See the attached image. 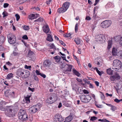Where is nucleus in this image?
I'll list each match as a JSON object with an SVG mask.
<instances>
[{
    "instance_id": "f257e3e1",
    "label": "nucleus",
    "mask_w": 122,
    "mask_h": 122,
    "mask_svg": "<svg viewBox=\"0 0 122 122\" xmlns=\"http://www.w3.org/2000/svg\"><path fill=\"white\" fill-rule=\"evenodd\" d=\"M60 66L61 68H65L64 70V72L66 74L68 73L69 72L71 71L72 67V65L67 64L64 61L61 63Z\"/></svg>"
},
{
    "instance_id": "f03ea898",
    "label": "nucleus",
    "mask_w": 122,
    "mask_h": 122,
    "mask_svg": "<svg viewBox=\"0 0 122 122\" xmlns=\"http://www.w3.org/2000/svg\"><path fill=\"white\" fill-rule=\"evenodd\" d=\"M5 115L7 116L11 117L14 116L15 115L14 108L12 106L8 107L7 109V112H5Z\"/></svg>"
},
{
    "instance_id": "7ed1b4c3",
    "label": "nucleus",
    "mask_w": 122,
    "mask_h": 122,
    "mask_svg": "<svg viewBox=\"0 0 122 122\" xmlns=\"http://www.w3.org/2000/svg\"><path fill=\"white\" fill-rule=\"evenodd\" d=\"M70 5V3L68 2H65L63 5L62 7L58 9V12L60 13L64 12L67 10Z\"/></svg>"
},
{
    "instance_id": "20e7f679",
    "label": "nucleus",
    "mask_w": 122,
    "mask_h": 122,
    "mask_svg": "<svg viewBox=\"0 0 122 122\" xmlns=\"http://www.w3.org/2000/svg\"><path fill=\"white\" fill-rule=\"evenodd\" d=\"M7 37L8 42L10 44H13L16 42V38L14 35L10 34L7 35Z\"/></svg>"
},
{
    "instance_id": "39448f33",
    "label": "nucleus",
    "mask_w": 122,
    "mask_h": 122,
    "mask_svg": "<svg viewBox=\"0 0 122 122\" xmlns=\"http://www.w3.org/2000/svg\"><path fill=\"white\" fill-rule=\"evenodd\" d=\"M42 106V105L40 104H38L37 105H33L30 108L29 110L32 113H34L37 111L40 110V108Z\"/></svg>"
},
{
    "instance_id": "423d86ee",
    "label": "nucleus",
    "mask_w": 122,
    "mask_h": 122,
    "mask_svg": "<svg viewBox=\"0 0 122 122\" xmlns=\"http://www.w3.org/2000/svg\"><path fill=\"white\" fill-rule=\"evenodd\" d=\"M80 99L82 102L84 103H87L89 102L91 99V97L89 95L86 96L82 95L80 97Z\"/></svg>"
},
{
    "instance_id": "0eeeda50",
    "label": "nucleus",
    "mask_w": 122,
    "mask_h": 122,
    "mask_svg": "<svg viewBox=\"0 0 122 122\" xmlns=\"http://www.w3.org/2000/svg\"><path fill=\"white\" fill-rule=\"evenodd\" d=\"M95 40L96 41L100 43V42L101 43V41L104 40L105 38V36L104 35H97L95 36Z\"/></svg>"
},
{
    "instance_id": "6e6552de",
    "label": "nucleus",
    "mask_w": 122,
    "mask_h": 122,
    "mask_svg": "<svg viewBox=\"0 0 122 122\" xmlns=\"http://www.w3.org/2000/svg\"><path fill=\"white\" fill-rule=\"evenodd\" d=\"M111 21L110 20H106L101 23V26L103 28H107L111 25Z\"/></svg>"
},
{
    "instance_id": "1a4fd4ad",
    "label": "nucleus",
    "mask_w": 122,
    "mask_h": 122,
    "mask_svg": "<svg viewBox=\"0 0 122 122\" xmlns=\"http://www.w3.org/2000/svg\"><path fill=\"white\" fill-rule=\"evenodd\" d=\"M55 117L54 122H57V121L62 122L64 120V118L59 113L56 114L55 115Z\"/></svg>"
},
{
    "instance_id": "9d476101",
    "label": "nucleus",
    "mask_w": 122,
    "mask_h": 122,
    "mask_svg": "<svg viewBox=\"0 0 122 122\" xmlns=\"http://www.w3.org/2000/svg\"><path fill=\"white\" fill-rule=\"evenodd\" d=\"M25 73L22 71L18 70L17 71V75L19 77L24 78Z\"/></svg>"
},
{
    "instance_id": "9b49d317",
    "label": "nucleus",
    "mask_w": 122,
    "mask_h": 122,
    "mask_svg": "<svg viewBox=\"0 0 122 122\" xmlns=\"http://www.w3.org/2000/svg\"><path fill=\"white\" fill-rule=\"evenodd\" d=\"M120 78V76L119 74H116V75L111 76L110 77L111 80L112 81H114L116 80H118Z\"/></svg>"
},
{
    "instance_id": "f8f14e48",
    "label": "nucleus",
    "mask_w": 122,
    "mask_h": 122,
    "mask_svg": "<svg viewBox=\"0 0 122 122\" xmlns=\"http://www.w3.org/2000/svg\"><path fill=\"white\" fill-rule=\"evenodd\" d=\"M121 61H113V65L114 67L120 68L121 67Z\"/></svg>"
},
{
    "instance_id": "ddd939ff",
    "label": "nucleus",
    "mask_w": 122,
    "mask_h": 122,
    "mask_svg": "<svg viewBox=\"0 0 122 122\" xmlns=\"http://www.w3.org/2000/svg\"><path fill=\"white\" fill-rule=\"evenodd\" d=\"M39 15L38 14H32L29 16L28 18L30 20L36 19L38 16Z\"/></svg>"
},
{
    "instance_id": "4468645a",
    "label": "nucleus",
    "mask_w": 122,
    "mask_h": 122,
    "mask_svg": "<svg viewBox=\"0 0 122 122\" xmlns=\"http://www.w3.org/2000/svg\"><path fill=\"white\" fill-rule=\"evenodd\" d=\"M25 112V110L23 109H20V110L18 114L19 119L21 118V117L24 115Z\"/></svg>"
},
{
    "instance_id": "2eb2a0df",
    "label": "nucleus",
    "mask_w": 122,
    "mask_h": 122,
    "mask_svg": "<svg viewBox=\"0 0 122 122\" xmlns=\"http://www.w3.org/2000/svg\"><path fill=\"white\" fill-rule=\"evenodd\" d=\"M43 30L44 32L46 33H48L50 29L48 25H45L43 27Z\"/></svg>"
},
{
    "instance_id": "dca6fc26",
    "label": "nucleus",
    "mask_w": 122,
    "mask_h": 122,
    "mask_svg": "<svg viewBox=\"0 0 122 122\" xmlns=\"http://www.w3.org/2000/svg\"><path fill=\"white\" fill-rule=\"evenodd\" d=\"M28 118V116L26 112H25L24 115L19 119L22 120H25L27 119Z\"/></svg>"
},
{
    "instance_id": "f3484780",
    "label": "nucleus",
    "mask_w": 122,
    "mask_h": 122,
    "mask_svg": "<svg viewBox=\"0 0 122 122\" xmlns=\"http://www.w3.org/2000/svg\"><path fill=\"white\" fill-rule=\"evenodd\" d=\"M118 53L117 49L115 48H113L112 51V55L114 56H117Z\"/></svg>"
},
{
    "instance_id": "a211bd4d",
    "label": "nucleus",
    "mask_w": 122,
    "mask_h": 122,
    "mask_svg": "<svg viewBox=\"0 0 122 122\" xmlns=\"http://www.w3.org/2000/svg\"><path fill=\"white\" fill-rule=\"evenodd\" d=\"M72 117L71 115H69L65 119V121L66 122H70L72 119Z\"/></svg>"
},
{
    "instance_id": "6ab92c4d",
    "label": "nucleus",
    "mask_w": 122,
    "mask_h": 122,
    "mask_svg": "<svg viewBox=\"0 0 122 122\" xmlns=\"http://www.w3.org/2000/svg\"><path fill=\"white\" fill-rule=\"evenodd\" d=\"M24 78H26L29 77L30 75V73L29 71H25Z\"/></svg>"
},
{
    "instance_id": "aec40b11",
    "label": "nucleus",
    "mask_w": 122,
    "mask_h": 122,
    "mask_svg": "<svg viewBox=\"0 0 122 122\" xmlns=\"http://www.w3.org/2000/svg\"><path fill=\"white\" fill-rule=\"evenodd\" d=\"M113 70H111V68H109L107 69V73L109 75H113Z\"/></svg>"
},
{
    "instance_id": "412c9836",
    "label": "nucleus",
    "mask_w": 122,
    "mask_h": 122,
    "mask_svg": "<svg viewBox=\"0 0 122 122\" xmlns=\"http://www.w3.org/2000/svg\"><path fill=\"white\" fill-rule=\"evenodd\" d=\"M11 91L9 90H6L4 93L5 96L7 97H10Z\"/></svg>"
},
{
    "instance_id": "4be33fe9",
    "label": "nucleus",
    "mask_w": 122,
    "mask_h": 122,
    "mask_svg": "<svg viewBox=\"0 0 122 122\" xmlns=\"http://www.w3.org/2000/svg\"><path fill=\"white\" fill-rule=\"evenodd\" d=\"M72 71L73 73L78 76H79L80 75V73L76 71L75 69L73 68L72 69Z\"/></svg>"
},
{
    "instance_id": "5701e85b",
    "label": "nucleus",
    "mask_w": 122,
    "mask_h": 122,
    "mask_svg": "<svg viewBox=\"0 0 122 122\" xmlns=\"http://www.w3.org/2000/svg\"><path fill=\"white\" fill-rule=\"evenodd\" d=\"M5 40V37L3 36H0V44H1L3 43Z\"/></svg>"
},
{
    "instance_id": "b1692460",
    "label": "nucleus",
    "mask_w": 122,
    "mask_h": 122,
    "mask_svg": "<svg viewBox=\"0 0 122 122\" xmlns=\"http://www.w3.org/2000/svg\"><path fill=\"white\" fill-rule=\"evenodd\" d=\"M51 61H44L43 65L45 67L49 66L51 64Z\"/></svg>"
},
{
    "instance_id": "393cba45",
    "label": "nucleus",
    "mask_w": 122,
    "mask_h": 122,
    "mask_svg": "<svg viewBox=\"0 0 122 122\" xmlns=\"http://www.w3.org/2000/svg\"><path fill=\"white\" fill-rule=\"evenodd\" d=\"M112 43V41L111 40H109L108 41L107 49H109L111 47Z\"/></svg>"
},
{
    "instance_id": "a878e982",
    "label": "nucleus",
    "mask_w": 122,
    "mask_h": 122,
    "mask_svg": "<svg viewBox=\"0 0 122 122\" xmlns=\"http://www.w3.org/2000/svg\"><path fill=\"white\" fill-rule=\"evenodd\" d=\"M93 69H94V70H95L96 69V71L97 72V73H98V74H99V75L100 76H101L102 74V71H99L97 68V67H95V68H92Z\"/></svg>"
},
{
    "instance_id": "bb28decb",
    "label": "nucleus",
    "mask_w": 122,
    "mask_h": 122,
    "mask_svg": "<svg viewBox=\"0 0 122 122\" xmlns=\"http://www.w3.org/2000/svg\"><path fill=\"white\" fill-rule=\"evenodd\" d=\"M13 74L12 73H10L8 74L6 77V79L9 80L11 79L13 77Z\"/></svg>"
},
{
    "instance_id": "cd10ccee",
    "label": "nucleus",
    "mask_w": 122,
    "mask_h": 122,
    "mask_svg": "<svg viewBox=\"0 0 122 122\" xmlns=\"http://www.w3.org/2000/svg\"><path fill=\"white\" fill-rule=\"evenodd\" d=\"M46 40L50 42L52 41H53V39L52 38L50 34H48Z\"/></svg>"
},
{
    "instance_id": "c85d7f7f",
    "label": "nucleus",
    "mask_w": 122,
    "mask_h": 122,
    "mask_svg": "<svg viewBox=\"0 0 122 122\" xmlns=\"http://www.w3.org/2000/svg\"><path fill=\"white\" fill-rule=\"evenodd\" d=\"M74 41L78 45L80 44L81 42V40L78 38H76L74 40Z\"/></svg>"
},
{
    "instance_id": "c756f323",
    "label": "nucleus",
    "mask_w": 122,
    "mask_h": 122,
    "mask_svg": "<svg viewBox=\"0 0 122 122\" xmlns=\"http://www.w3.org/2000/svg\"><path fill=\"white\" fill-rule=\"evenodd\" d=\"M3 103L2 102L0 103V110L4 111L5 110V109L3 106Z\"/></svg>"
},
{
    "instance_id": "7c9ffc66",
    "label": "nucleus",
    "mask_w": 122,
    "mask_h": 122,
    "mask_svg": "<svg viewBox=\"0 0 122 122\" xmlns=\"http://www.w3.org/2000/svg\"><path fill=\"white\" fill-rule=\"evenodd\" d=\"M97 118L95 116H93L91 117L90 120L92 121H94L95 120L97 119Z\"/></svg>"
},
{
    "instance_id": "2f4dec72",
    "label": "nucleus",
    "mask_w": 122,
    "mask_h": 122,
    "mask_svg": "<svg viewBox=\"0 0 122 122\" xmlns=\"http://www.w3.org/2000/svg\"><path fill=\"white\" fill-rule=\"evenodd\" d=\"M54 58L55 60H58V61H60V59H61V57L59 56H56L55 57H54Z\"/></svg>"
},
{
    "instance_id": "473e14b6",
    "label": "nucleus",
    "mask_w": 122,
    "mask_h": 122,
    "mask_svg": "<svg viewBox=\"0 0 122 122\" xmlns=\"http://www.w3.org/2000/svg\"><path fill=\"white\" fill-rule=\"evenodd\" d=\"M15 92H11V93H10V97L13 98H14L15 97Z\"/></svg>"
},
{
    "instance_id": "72a5a7b5",
    "label": "nucleus",
    "mask_w": 122,
    "mask_h": 122,
    "mask_svg": "<svg viewBox=\"0 0 122 122\" xmlns=\"http://www.w3.org/2000/svg\"><path fill=\"white\" fill-rule=\"evenodd\" d=\"M46 102L49 104L52 103H53V100L51 101L50 99H47L46 100Z\"/></svg>"
},
{
    "instance_id": "f704fd0d",
    "label": "nucleus",
    "mask_w": 122,
    "mask_h": 122,
    "mask_svg": "<svg viewBox=\"0 0 122 122\" xmlns=\"http://www.w3.org/2000/svg\"><path fill=\"white\" fill-rule=\"evenodd\" d=\"M99 121H101L102 122H108L109 121L107 120L106 119H99L98 120Z\"/></svg>"
},
{
    "instance_id": "c9c22d12",
    "label": "nucleus",
    "mask_w": 122,
    "mask_h": 122,
    "mask_svg": "<svg viewBox=\"0 0 122 122\" xmlns=\"http://www.w3.org/2000/svg\"><path fill=\"white\" fill-rule=\"evenodd\" d=\"M43 21V19L42 18H40L36 20H35V22H41Z\"/></svg>"
},
{
    "instance_id": "e433bc0d",
    "label": "nucleus",
    "mask_w": 122,
    "mask_h": 122,
    "mask_svg": "<svg viewBox=\"0 0 122 122\" xmlns=\"http://www.w3.org/2000/svg\"><path fill=\"white\" fill-rule=\"evenodd\" d=\"M116 107L113 105H112V106L111 107V109L113 111H114L116 110Z\"/></svg>"
},
{
    "instance_id": "4c0bfd02",
    "label": "nucleus",
    "mask_w": 122,
    "mask_h": 122,
    "mask_svg": "<svg viewBox=\"0 0 122 122\" xmlns=\"http://www.w3.org/2000/svg\"><path fill=\"white\" fill-rule=\"evenodd\" d=\"M33 77L34 78V79L36 81H39V79L37 77L36 75L35 74L34 75H33Z\"/></svg>"
},
{
    "instance_id": "58836bf2",
    "label": "nucleus",
    "mask_w": 122,
    "mask_h": 122,
    "mask_svg": "<svg viewBox=\"0 0 122 122\" xmlns=\"http://www.w3.org/2000/svg\"><path fill=\"white\" fill-rule=\"evenodd\" d=\"M23 29L25 30H29V26H28L24 25L23 27Z\"/></svg>"
},
{
    "instance_id": "ea45409f",
    "label": "nucleus",
    "mask_w": 122,
    "mask_h": 122,
    "mask_svg": "<svg viewBox=\"0 0 122 122\" xmlns=\"http://www.w3.org/2000/svg\"><path fill=\"white\" fill-rule=\"evenodd\" d=\"M31 66H28L26 65H25V69H27L30 70H31Z\"/></svg>"
},
{
    "instance_id": "a19ab883",
    "label": "nucleus",
    "mask_w": 122,
    "mask_h": 122,
    "mask_svg": "<svg viewBox=\"0 0 122 122\" xmlns=\"http://www.w3.org/2000/svg\"><path fill=\"white\" fill-rule=\"evenodd\" d=\"M30 97H25V100L27 103H29L30 102V100L29 99V98Z\"/></svg>"
},
{
    "instance_id": "79ce46f5",
    "label": "nucleus",
    "mask_w": 122,
    "mask_h": 122,
    "mask_svg": "<svg viewBox=\"0 0 122 122\" xmlns=\"http://www.w3.org/2000/svg\"><path fill=\"white\" fill-rule=\"evenodd\" d=\"M117 56L122 57V51H120L118 52Z\"/></svg>"
},
{
    "instance_id": "37998d69",
    "label": "nucleus",
    "mask_w": 122,
    "mask_h": 122,
    "mask_svg": "<svg viewBox=\"0 0 122 122\" xmlns=\"http://www.w3.org/2000/svg\"><path fill=\"white\" fill-rule=\"evenodd\" d=\"M15 16L16 17V20L18 21L20 18V16L18 14H16L15 15Z\"/></svg>"
},
{
    "instance_id": "c03bdc74",
    "label": "nucleus",
    "mask_w": 122,
    "mask_h": 122,
    "mask_svg": "<svg viewBox=\"0 0 122 122\" xmlns=\"http://www.w3.org/2000/svg\"><path fill=\"white\" fill-rule=\"evenodd\" d=\"M55 26L56 27V28H57V29H58V26L59 23L58 22L56 23L55 19Z\"/></svg>"
},
{
    "instance_id": "a18cd8bd",
    "label": "nucleus",
    "mask_w": 122,
    "mask_h": 122,
    "mask_svg": "<svg viewBox=\"0 0 122 122\" xmlns=\"http://www.w3.org/2000/svg\"><path fill=\"white\" fill-rule=\"evenodd\" d=\"M76 80L78 82H80L81 84H82V80L78 78H76Z\"/></svg>"
},
{
    "instance_id": "49530a36",
    "label": "nucleus",
    "mask_w": 122,
    "mask_h": 122,
    "mask_svg": "<svg viewBox=\"0 0 122 122\" xmlns=\"http://www.w3.org/2000/svg\"><path fill=\"white\" fill-rule=\"evenodd\" d=\"M28 89L32 92H33L34 91V88H31L29 87L28 88Z\"/></svg>"
},
{
    "instance_id": "de8ad7c7",
    "label": "nucleus",
    "mask_w": 122,
    "mask_h": 122,
    "mask_svg": "<svg viewBox=\"0 0 122 122\" xmlns=\"http://www.w3.org/2000/svg\"><path fill=\"white\" fill-rule=\"evenodd\" d=\"M22 38L25 40H27L28 39V38L26 35H25L23 36Z\"/></svg>"
},
{
    "instance_id": "09e8293b",
    "label": "nucleus",
    "mask_w": 122,
    "mask_h": 122,
    "mask_svg": "<svg viewBox=\"0 0 122 122\" xmlns=\"http://www.w3.org/2000/svg\"><path fill=\"white\" fill-rule=\"evenodd\" d=\"M40 75L42 77L44 78H45L46 77V75H45V74H43V73H41V74H40Z\"/></svg>"
},
{
    "instance_id": "8fccbe9b",
    "label": "nucleus",
    "mask_w": 122,
    "mask_h": 122,
    "mask_svg": "<svg viewBox=\"0 0 122 122\" xmlns=\"http://www.w3.org/2000/svg\"><path fill=\"white\" fill-rule=\"evenodd\" d=\"M9 4L7 3H5L4 4L3 7L4 8H6L7 7L8 5Z\"/></svg>"
},
{
    "instance_id": "3c124183",
    "label": "nucleus",
    "mask_w": 122,
    "mask_h": 122,
    "mask_svg": "<svg viewBox=\"0 0 122 122\" xmlns=\"http://www.w3.org/2000/svg\"><path fill=\"white\" fill-rule=\"evenodd\" d=\"M36 72L37 74L38 75H40L41 73L40 72V71L37 70H36Z\"/></svg>"
},
{
    "instance_id": "603ef678",
    "label": "nucleus",
    "mask_w": 122,
    "mask_h": 122,
    "mask_svg": "<svg viewBox=\"0 0 122 122\" xmlns=\"http://www.w3.org/2000/svg\"><path fill=\"white\" fill-rule=\"evenodd\" d=\"M59 41L64 46H66L65 44L61 40H59Z\"/></svg>"
},
{
    "instance_id": "864d4df0",
    "label": "nucleus",
    "mask_w": 122,
    "mask_h": 122,
    "mask_svg": "<svg viewBox=\"0 0 122 122\" xmlns=\"http://www.w3.org/2000/svg\"><path fill=\"white\" fill-rule=\"evenodd\" d=\"M3 17H4L7 16V13L5 12H4L3 13Z\"/></svg>"
},
{
    "instance_id": "5fc2aeb1",
    "label": "nucleus",
    "mask_w": 122,
    "mask_h": 122,
    "mask_svg": "<svg viewBox=\"0 0 122 122\" xmlns=\"http://www.w3.org/2000/svg\"><path fill=\"white\" fill-rule=\"evenodd\" d=\"M96 105L97 107L98 108H101L102 107V105L99 104H96Z\"/></svg>"
},
{
    "instance_id": "6e6d98bb",
    "label": "nucleus",
    "mask_w": 122,
    "mask_h": 122,
    "mask_svg": "<svg viewBox=\"0 0 122 122\" xmlns=\"http://www.w3.org/2000/svg\"><path fill=\"white\" fill-rule=\"evenodd\" d=\"M83 92L85 94H88L89 93V92L86 90H83Z\"/></svg>"
},
{
    "instance_id": "4d7b16f0",
    "label": "nucleus",
    "mask_w": 122,
    "mask_h": 122,
    "mask_svg": "<svg viewBox=\"0 0 122 122\" xmlns=\"http://www.w3.org/2000/svg\"><path fill=\"white\" fill-rule=\"evenodd\" d=\"M13 54L14 56H17L19 55L18 53L15 51H14L13 52Z\"/></svg>"
},
{
    "instance_id": "13d9d810",
    "label": "nucleus",
    "mask_w": 122,
    "mask_h": 122,
    "mask_svg": "<svg viewBox=\"0 0 122 122\" xmlns=\"http://www.w3.org/2000/svg\"><path fill=\"white\" fill-rule=\"evenodd\" d=\"M66 37H70L71 35L70 33H69L68 34L66 33Z\"/></svg>"
},
{
    "instance_id": "bf43d9fd",
    "label": "nucleus",
    "mask_w": 122,
    "mask_h": 122,
    "mask_svg": "<svg viewBox=\"0 0 122 122\" xmlns=\"http://www.w3.org/2000/svg\"><path fill=\"white\" fill-rule=\"evenodd\" d=\"M114 101L117 103H119V100L117 98L115 99L114 100Z\"/></svg>"
},
{
    "instance_id": "052dcab7",
    "label": "nucleus",
    "mask_w": 122,
    "mask_h": 122,
    "mask_svg": "<svg viewBox=\"0 0 122 122\" xmlns=\"http://www.w3.org/2000/svg\"><path fill=\"white\" fill-rule=\"evenodd\" d=\"M99 0H95V2L94 4V5L95 6L96 5L97 3L99 2Z\"/></svg>"
},
{
    "instance_id": "680f3d73",
    "label": "nucleus",
    "mask_w": 122,
    "mask_h": 122,
    "mask_svg": "<svg viewBox=\"0 0 122 122\" xmlns=\"http://www.w3.org/2000/svg\"><path fill=\"white\" fill-rule=\"evenodd\" d=\"M85 19L86 20H90L91 19V18L89 16H86Z\"/></svg>"
},
{
    "instance_id": "e2e57ef3",
    "label": "nucleus",
    "mask_w": 122,
    "mask_h": 122,
    "mask_svg": "<svg viewBox=\"0 0 122 122\" xmlns=\"http://www.w3.org/2000/svg\"><path fill=\"white\" fill-rule=\"evenodd\" d=\"M95 83L97 86H99V82L97 81H95Z\"/></svg>"
},
{
    "instance_id": "0e129e2a",
    "label": "nucleus",
    "mask_w": 122,
    "mask_h": 122,
    "mask_svg": "<svg viewBox=\"0 0 122 122\" xmlns=\"http://www.w3.org/2000/svg\"><path fill=\"white\" fill-rule=\"evenodd\" d=\"M106 95L107 96H110V97H112V95L111 94H109L108 93H107L106 94Z\"/></svg>"
},
{
    "instance_id": "69168bd1",
    "label": "nucleus",
    "mask_w": 122,
    "mask_h": 122,
    "mask_svg": "<svg viewBox=\"0 0 122 122\" xmlns=\"http://www.w3.org/2000/svg\"><path fill=\"white\" fill-rule=\"evenodd\" d=\"M51 1V0H49L47 1L46 2V3L47 4L49 5Z\"/></svg>"
},
{
    "instance_id": "338daca9",
    "label": "nucleus",
    "mask_w": 122,
    "mask_h": 122,
    "mask_svg": "<svg viewBox=\"0 0 122 122\" xmlns=\"http://www.w3.org/2000/svg\"><path fill=\"white\" fill-rule=\"evenodd\" d=\"M81 51L80 48H78V53L79 54L81 53Z\"/></svg>"
},
{
    "instance_id": "774afa93",
    "label": "nucleus",
    "mask_w": 122,
    "mask_h": 122,
    "mask_svg": "<svg viewBox=\"0 0 122 122\" xmlns=\"http://www.w3.org/2000/svg\"><path fill=\"white\" fill-rule=\"evenodd\" d=\"M73 56L74 58L75 59H76V60L77 61H78V59L76 57V56L74 55H73Z\"/></svg>"
}]
</instances>
